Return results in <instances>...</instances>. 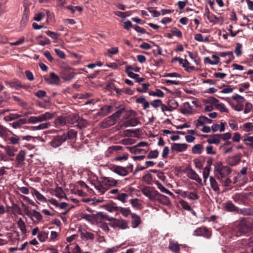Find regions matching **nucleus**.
I'll use <instances>...</instances> for the list:
<instances>
[{
  "mask_svg": "<svg viewBox=\"0 0 253 253\" xmlns=\"http://www.w3.org/2000/svg\"><path fill=\"white\" fill-rule=\"evenodd\" d=\"M118 181L111 177H103L101 181L94 182L93 185L98 194H103L111 187L116 186Z\"/></svg>",
  "mask_w": 253,
  "mask_h": 253,
  "instance_id": "obj_1",
  "label": "nucleus"
},
{
  "mask_svg": "<svg viewBox=\"0 0 253 253\" xmlns=\"http://www.w3.org/2000/svg\"><path fill=\"white\" fill-rule=\"evenodd\" d=\"M214 167V172L218 179L226 177L232 171V169L228 166H223L221 162H216Z\"/></svg>",
  "mask_w": 253,
  "mask_h": 253,
  "instance_id": "obj_2",
  "label": "nucleus"
},
{
  "mask_svg": "<svg viewBox=\"0 0 253 253\" xmlns=\"http://www.w3.org/2000/svg\"><path fill=\"white\" fill-rule=\"evenodd\" d=\"M78 120L77 116L74 114H70L67 116H60L54 120V124L56 127L65 126L67 123L74 124Z\"/></svg>",
  "mask_w": 253,
  "mask_h": 253,
  "instance_id": "obj_3",
  "label": "nucleus"
},
{
  "mask_svg": "<svg viewBox=\"0 0 253 253\" xmlns=\"http://www.w3.org/2000/svg\"><path fill=\"white\" fill-rule=\"evenodd\" d=\"M143 195L148 197L151 201H160L162 197H166L159 193L154 188L145 187L142 190Z\"/></svg>",
  "mask_w": 253,
  "mask_h": 253,
  "instance_id": "obj_4",
  "label": "nucleus"
},
{
  "mask_svg": "<svg viewBox=\"0 0 253 253\" xmlns=\"http://www.w3.org/2000/svg\"><path fill=\"white\" fill-rule=\"evenodd\" d=\"M53 118V114L47 112L38 116H31L28 119V122L31 124H36L39 122H44Z\"/></svg>",
  "mask_w": 253,
  "mask_h": 253,
  "instance_id": "obj_5",
  "label": "nucleus"
},
{
  "mask_svg": "<svg viewBox=\"0 0 253 253\" xmlns=\"http://www.w3.org/2000/svg\"><path fill=\"white\" fill-rule=\"evenodd\" d=\"M194 235L203 236L206 238H210L211 235V231L207 228L202 226L197 228L194 231Z\"/></svg>",
  "mask_w": 253,
  "mask_h": 253,
  "instance_id": "obj_6",
  "label": "nucleus"
},
{
  "mask_svg": "<svg viewBox=\"0 0 253 253\" xmlns=\"http://www.w3.org/2000/svg\"><path fill=\"white\" fill-rule=\"evenodd\" d=\"M108 193L116 195V197H114V198L121 201L123 203H125L126 202V199L128 197V195L127 194L125 193H120L119 189H112L108 192Z\"/></svg>",
  "mask_w": 253,
  "mask_h": 253,
  "instance_id": "obj_7",
  "label": "nucleus"
},
{
  "mask_svg": "<svg viewBox=\"0 0 253 253\" xmlns=\"http://www.w3.org/2000/svg\"><path fill=\"white\" fill-rule=\"evenodd\" d=\"M76 74L70 69H64L60 73V77L64 81L68 82L72 80Z\"/></svg>",
  "mask_w": 253,
  "mask_h": 253,
  "instance_id": "obj_8",
  "label": "nucleus"
},
{
  "mask_svg": "<svg viewBox=\"0 0 253 253\" xmlns=\"http://www.w3.org/2000/svg\"><path fill=\"white\" fill-rule=\"evenodd\" d=\"M241 158L242 154L239 153L234 156L228 157L226 159V162L228 165L231 166H235L240 163Z\"/></svg>",
  "mask_w": 253,
  "mask_h": 253,
  "instance_id": "obj_9",
  "label": "nucleus"
},
{
  "mask_svg": "<svg viewBox=\"0 0 253 253\" xmlns=\"http://www.w3.org/2000/svg\"><path fill=\"white\" fill-rule=\"evenodd\" d=\"M65 141L66 136L65 135H57L53 138L50 144L52 147L56 148L60 146Z\"/></svg>",
  "mask_w": 253,
  "mask_h": 253,
  "instance_id": "obj_10",
  "label": "nucleus"
},
{
  "mask_svg": "<svg viewBox=\"0 0 253 253\" xmlns=\"http://www.w3.org/2000/svg\"><path fill=\"white\" fill-rule=\"evenodd\" d=\"M49 78L44 77V80L49 84L58 85L60 83V79L59 76L54 72H51L49 74Z\"/></svg>",
  "mask_w": 253,
  "mask_h": 253,
  "instance_id": "obj_11",
  "label": "nucleus"
},
{
  "mask_svg": "<svg viewBox=\"0 0 253 253\" xmlns=\"http://www.w3.org/2000/svg\"><path fill=\"white\" fill-rule=\"evenodd\" d=\"M187 176L191 179L195 180L198 182H201V179L195 170L190 167H187L185 169Z\"/></svg>",
  "mask_w": 253,
  "mask_h": 253,
  "instance_id": "obj_12",
  "label": "nucleus"
},
{
  "mask_svg": "<svg viewBox=\"0 0 253 253\" xmlns=\"http://www.w3.org/2000/svg\"><path fill=\"white\" fill-rule=\"evenodd\" d=\"M139 123V121L137 118H131L123 122L121 125V127H130L135 126Z\"/></svg>",
  "mask_w": 253,
  "mask_h": 253,
  "instance_id": "obj_13",
  "label": "nucleus"
},
{
  "mask_svg": "<svg viewBox=\"0 0 253 253\" xmlns=\"http://www.w3.org/2000/svg\"><path fill=\"white\" fill-rule=\"evenodd\" d=\"M108 215L99 212L95 215L94 224L97 225L104 223L105 221H107Z\"/></svg>",
  "mask_w": 253,
  "mask_h": 253,
  "instance_id": "obj_14",
  "label": "nucleus"
},
{
  "mask_svg": "<svg viewBox=\"0 0 253 253\" xmlns=\"http://www.w3.org/2000/svg\"><path fill=\"white\" fill-rule=\"evenodd\" d=\"M26 153L23 150H21L16 157L17 167H21L25 164Z\"/></svg>",
  "mask_w": 253,
  "mask_h": 253,
  "instance_id": "obj_15",
  "label": "nucleus"
},
{
  "mask_svg": "<svg viewBox=\"0 0 253 253\" xmlns=\"http://www.w3.org/2000/svg\"><path fill=\"white\" fill-rule=\"evenodd\" d=\"M225 210L229 212H238L239 208L236 207L231 201H227L223 204Z\"/></svg>",
  "mask_w": 253,
  "mask_h": 253,
  "instance_id": "obj_16",
  "label": "nucleus"
},
{
  "mask_svg": "<svg viewBox=\"0 0 253 253\" xmlns=\"http://www.w3.org/2000/svg\"><path fill=\"white\" fill-rule=\"evenodd\" d=\"M187 145L185 143H173L171 146L172 151L179 152H183L187 149Z\"/></svg>",
  "mask_w": 253,
  "mask_h": 253,
  "instance_id": "obj_17",
  "label": "nucleus"
},
{
  "mask_svg": "<svg viewBox=\"0 0 253 253\" xmlns=\"http://www.w3.org/2000/svg\"><path fill=\"white\" fill-rule=\"evenodd\" d=\"M126 110L124 107L121 108L117 111L115 113L111 115L109 118L112 120V125L115 124L117 120H118L121 115L126 112Z\"/></svg>",
  "mask_w": 253,
  "mask_h": 253,
  "instance_id": "obj_18",
  "label": "nucleus"
},
{
  "mask_svg": "<svg viewBox=\"0 0 253 253\" xmlns=\"http://www.w3.org/2000/svg\"><path fill=\"white\" fill-rule=\"evenodd\" d=\"M113 110V106L111 105H104L98 111L97 114L99 116H104Z\"/></svg>",
  "mask_w": 253,
  "mask_h": 253,
  "instance_id": "obj_19",
  "label": "nucleus"
},
{
  "mask_svg": "<svg viewBox=\"0 0 253 253\" xmlns=\"http://www.w3.org/2000/svg\"><path fill=\"white\" fill-rule=\"evenodd\" d=\"M112 170L122 176H125L128 174V171L126 169L121 166H116L112 169Z\"/></svg>",
  "mask_w": 253,
  "mask_h": 253,
  "instance_id": "obj_20",
  "label": "nucleus"
},
{
  "mask_svg": "<svg viewBox=\"0 0 253 253\" xmlns=\"http://www.w3.org/2000/svg\"><path fill=\"white\" fill-rule=\"evenodd\" d=\"M220 139L219 134H216L209 136V138L207 139V141L210 144L218 145L220 143Z\"/></svg>",
  "mask_w": 253,
  "mask_h": 253,
  "instance_id": "obj_21",
  "label": "nucleus"
},
{
  "mask_svg": "<svg viewBox=\"0 0 253 253\" xmlns=\"http://www.w3.org/2000/svg\"><path fill=\"white\" fill-rule=\"evenodd\" d=\"M131 216L132 218L131 222V227L133 228H135L140 224L141 219L139 216L134 213H131Z\"/></svg>",
  "mask_w": 253,
  "mask_h": 253,
  "instance_id": "obj_22",
  "label": "nucleus"
},
{
  "mask_svg": "<svg viewBox=\"0 0 253 253\" xmlns=\"http://www.w3.org/2000/svg\"><path fill=\"white\" fill-rule=\"evenodd\" d=\"M138 146L134 145L133 147H129V150L131 153L133 154H146L149 150V148L139 149Z\"/></svg>",
  "mask_w": 253,
  "mask_h": 253,
  "instance_id": "obj_23",
  "label": "nucleus"
},
{
  "mask_svg": "<svg viewBox=\"0 0 253 253\" xmlns=\"http://www.w3.org/2000/svg\"><path fill=\"white\" fill-rule=\"evenodd\" d=\"M9 98L8 94L5 92H2L0 95V107L5 106Z\"/></svg>",
  "mask_w": 253,
  "mask_h": 253,
  "instance_id": "obj_24",
  "label": "nucleus"
},
{
  "mask_svg": "<svg viewBox=\"0 0 253 253\" xmlns=\"http://www.w3.org/2000/svg\"><path fill=\"white\" fill-rule=\"evenodd\" d=\"M0 147L3 148L6 153L9 157H13L15 155V152L17 151L14 147L11 146H2L0 145Z\"/></svg>",
  "mask_w": 253,
  "mask_h": 253,
  "instance_id": "obj_25",
  "label": "nucleus"
},
{
  "mask_svg": "<svg viewBox=\"0 0 253 253\" xmlns=\"http://www.w3.org/2000/svg\"><path fill=\"white\" fill-rule=\"evenodd\" d=\"M51 126L49 122L42 123L38 126H31V129L32 130H38L44 129L49 128Z\"/></svg>",
  "mask_w": 253,
  "mask_h": 253,
  "instance_id": "obj_26",
  "label": "nucleus"
},
{
  "mask_svg": "<svg viewBox=\"0 0 253 253\" xmlns=\"http://www.w3.org/2000/svg\"><path fill=\"white\" fill-rule=\"evenodd\" d=\"M26 123V119L23 118L20 119L17 121L14 122L10 124V125L12 126L13 128L17 129L20 128L23 125L25 124Z\"/></svg>",
  "mask_w": 253,
  "mask_h": 253,
  "instance_id": "obj_27",
  "label": "nucleus"
},
{
  "mask_svg": "<svg viewBox=\"0 0 253 253\" xmlns=\"http://www.w3.org/2000/svg\"><path fill=\"white\" fill-rule=\"evenodd\" d=\"M210 182L211 187L212 189V190L215 192L219 193L220 189L218 183L217 182L215 178L212 176H211L210 178Z\"/></svg>",
  "mask_w": 253,
  "mask_h": 253,
  "instance_id": "obj_28",
  "label": "nucleus"
},
{
  "mask_svg": "<svg viewBox=\"0 0 253 253\" xmlns=\"http://www.w3.org/2000/svg\"><path fill=\"white\" fill-rule=\"evenodd\" d=\"M155 183L157 186L158 188L162 192L164 193L167 194L170 196H174L173 194L169 191L168 189L166 188L159 181H156Z\"/></svg>",
  "mask_w": 253,
  "mask_h": 253,
  "instance_id": "obj_29",
  "label": "nucleus"
},
{
  "mask_svg": "<svg viewBox=\"0 0 253 253\" xmlns=\"http://www.w3.org/2000/svg\"><path fill=\"white\" fill-rule=\"evenodd\" d=\"M95 214H88L86 213H82L81 217L82 219L88 221L92 224H94Z\"/></svg>",
  "mask_w": 253,
  "mask_h": 253,
  "instance_id": "obj_30",
  "label": "nucleus"
},
{
  "mask_svg": "<svg viewBox=\"0 0 253 253\" xmlns=\"http://www.w3.org/2000/svg\"><path fill=\"white\" fill-rule=\"evenodd\" d=\"M169 249L174 253H177L180 251L179 245L177 242H169Z\"/></svg>",
  "mask_w": 253,
  "mask_h": 253,
  "instance_id": "obj_31",
  "label": "nucleus"
},
{
  "mask_svg": "<svg viewBox=\"0 0 253 253\" xmlns=\"http://www.w3.org/2000/svg\"><path fill=\"white\" fill-rule=\"evenodd\" d=\"M192 107L188 102L183 103V108L181 110V113L184 114H191L192 112Z\"/></svg>",
  "mask_w": 253,
  "mask_h": 253,
  "instance_id": "obj_32",
  "label": "nucleus"
},
{
  "mask_svg": "<svg viewBox=\"0 0 253 253\" xmlns=\"http://www.w3.org/2000/svg\"><path fill=\"white\" fill-rule=\"evenodd\" d=\"M77 131L73 129H70L68 131L67 133H64L63 134L66 136V140L67 139H73L75 138L77 136Z\"/></svg>",
  "mask_w": 253,
  "mask_h": 253,
  "instance_id": "obj_33",
  "label": "nucleus"
},
{
  "mask_svg": "<svg viewBox=\"0 0 253 253\" xmlns=\"http://www.w3.org/2000/svg\"><path fill=\"white\" fill-rule=\"evenodd\" d=\"M116 227L124 230L128 227V222L126 220L123 219H118Z\"/></svg>",
  "mask_w": 253,
  "mask_h": 253,
  "instance_id": "obj_34",
  "label": "nucleus"
},
{
  "mask_svg": "<svg viewBox=\"0 0 253 253\" xmlns=\"http://www.w3.org/2000/svg\"><path fill=\"white\" fill-rule=\"evenodd\" d=\"M204 150V147L201 144L195 145L192 148V152L193 154H201Z\"/></svg>",
  "mask_w": 253,
  "mask_h": 253,
  "instance_id": "obj_35",
  "label": "nucleus"
},
{
  "mask_svg": "<svg viewBox=\"0 0 253 253\" xmlns=\"http://www.w3.org/2000/svg\"><path fill=\"white\" fill-rule=\"evenodd\" d=\"M238 213H240L244 215H253V209L244 208L242 209H239Z\"/></svg>",
  "mask_w": 253,
  "mask_h": 253,
  "instance_id": "obj_36",
  "label": "nucleus"
},
{
  "mask_svg": "<svg viewBox=\"0 0 253 253\" xmlns=\"http://www.w3.org/2000/svg\"><path fill=\"white\" fill-rule=\"evenodd\" d=\"M106 210L111 212H117L119 210V207L114 203L110 204L106 206Z\"/></svg>",
  "mask_w": 253,
  "mask_h": 253,
  "instance_id": "obj_37",
  "label": "nucleus"
},
{
  "mask_svg": "<svg viewBox=\"0 0 253 253\" xmlns=\"http://www.w3.org/2000/svg\"><path fill=\"white\" fill-rule=\"evenodd\" d=\"M17 225L23 234H25L27 233V229L25 223L22 220L21 218H20L18 220Z\"/></svg>",
  "mask_w": 253,
  "mask_h": 253,
  "instance_id": "obj_38",
  "label": "nucleus"
},
{
  "mask_svg": "<svg viewBox=\"0 0 253 253\" xmlns=\"http://www.w3.org/2000/svg\"><path fill=\"white\" fill-rule=\"evenodd\" d=\"M55 196L59 199L67 198L65 194L61 187H57L55 190Z\"/></svg>",
  "mask_w": 253,
  "mask_h": 253,
  "instance_id": "obj_39",
  "label": "nucleus"
},
{
  "mask_svg": "<svg viewBox=\"0 0 253 253\" xmlns=\"http://www.w3.org/2000/svg\"><path fill=\"white\" fill-rule=\"evenodd\" d=\"M48 233L45 231L40 232L38 235V238L41 242H44L48 238Z\"/></svg>",
  "mask_w": 253,
  "mask_h": 253,
  "instance_id": "obj_40",
  "label": "nucleus"
},
{
  "mask_svg": "<svg viewBox=\"0 0 253 253\" xmlns=\"http://www.w3.org/2000/svg\"><path fill=\"white\" fill-rule=\"evenodd\" d=\"M8 140L10 144L13 145L19 144L20 143V138L15 134H13L12 136L9 137Z\"/></svg>",
  "mask_w": 253,
  "mask_h": 253,
  "instance_id": "obj_41",
  "label": "nucleus"
},
{
  "mask_svg": "<svg viewBox=\"0 0 253 253\" xmlns=\"http://www.w3.org/2000/svg\"><path fill=\"white\" fill-rule=\"evenodd\" d=\"M232 198L235 203L240 204L244 198V195L242 193H236L232 196Z\"/></svg>",
  "mask_w": 253,
  "mask_h": 253,
  "instance_id": "obj_42",
  "label": "nucleus"
},
{
  "mask_svg": "<svg viewBox=\"0 0 253 253\" xmlns=\"http://www.w3.org/2000/svg\"><path fill=\"white\" fill-rule=\"evenodd\" d=\"M20 117V115L17 114H10L4 117V120L6 122L11 121L18 119Z\"/></svg>",
  "mask_w": 253,
  "mask_h": 253,
  "instance_id": "obj_43",
  "label": "nucleus"
},
{
  "mask_svg": "<svg viewBox=\"0 0 253 253\" xmlns=\"http://www.w3.org/2000/svg\"><path fill=\"white\" fill-rule=\"evenodd\" d=\"M81 237L83 239H84L85 240H92L94 238V235L90 232H85L82 233Z\"/></svg>",
  "mask_w": 253,
  "mask_h": 253,
  "instance_id": "obj_44",
  "label": "nucleus"
},
{
  "mask_svg": "<svg viewBox=\"0 0 253 253\" xmlns=\"http://www.w3.org/2000/svg\"><path fill=\"white\" fill-rule=\"evenodd\" d=\"M243 141L247 146L253 148V136H247L243 139Z\"/></svg>",
  "mask_w": 253,
  "mask_h": 253,
  "instance_id": "obj_45",
  "label": "nucleus"
},
{
  "mask_svg": "<svg viewBox=\"0 0 253 253\" xmlns=\"http://www.w3.org/2000/svg\"><path fill=\"white\" fill-rule=\"evenodd\" d=\"M130 203L133 208L136 209H139L141 205L139 200L137 198L131 199Z\"/></svg>",
  "mask_w": 253,
  "mask_h": 253,
  "instance_id": "obj_46",
  "label": "nucleus"
},
{
  "mask_svg": "<svg viewBox=\"0 0 253 253\" xmlns=\"http://www.w3.org/2000/svg\"><path fill=\"white\" fill-rule=\"evenodd\" d=\"M130 69H132V67L131 66H127L126 68V72L127 74V75L131 78L134 79L135 78L137 77V76H139L138 74L134 73L131 71H130Z\"/></svg>",
  "mask_w": 253,
  "mask_h": 253,
  "instance_id": "obj_47",
  "label": "nucleus"
},
{
  "mask_svg": "<svg viewBox=\"0 0 253 253\" xmlns=\"http://www.w3.org/2000/svg\"><path fill=\"white\" fill-rule=\"evenodd\" d=\"M159 152L157 150H151L149 152L147 158L149 159L157 158L159 156Z\"/></svg>",
  "mask_w": 253,
  "mask_h": 253,
  "instance_id": "obj_48",
  "label": "nucleus"
},
{
  "mask_svg": "<svg viewBox=\"0 0 253 253\" xmlns=\"http://www.w3.org/2000/svg\"><path fill=\"white\" fill-rule=\"evenodd\" d=\"M149 94L151 96H156L160 97H163L164 96V93L159 89H156L155 91L149 92Z\"/></svg>",
  "mask_w": 253,
  "mask_h": 253,
  "instance_id": "obj_49",
  "label": "nucleus"
},
{
  "mask_svg": "<svg viewBox=\"0 0 253 253\" xmlns=\"http://www.w3.org/2000/svg\"><path fill=\"white\" fill-rule=\"evenodd\" d=\"M244 130L246 132H250L253 130V124L252 123H246L244 124Z\"/></svg>",
  "mask_w": 253,
  "mask_h": 253,
  "instance_id": "obj_50",
  "label": "nucleus"
},
{
  "mask_svg": "<svg viewBox=\"0 0 253 253\" xmlns=\"http://www.w3.org/2000/svg\"><path fill=\"white\" fill-rule=\"evenodd\" d=\"M32 216L35 218L37 221H41L42 219V214L36 210L32 211Z\"/></svg>",
  "mask_w": 253,
  "mask_h": 253,
  "instance_id": "obj_51",
  "label": "nucleus"
},
{
  "mask_svg": "<svg viewBox=\"0 0 253 253\" xmlns=\"http://www.w3.org/2000/svg\"><path fill=\"white\" fill-rule=\"evenodd\" d=\"M242 45L240 43H236V48L235 49V53L237 56H240L242 54Z\"/></svg>",
  "mask_w": 253,
  "mask_h": 253,
  "instance_id": "obj_52",
  "label": "nucleus"
},
{
  "mask_svg": "<svg viewBox=\"0 0 253 253\" xmlns=\"http://www.w3.org/2000/svg\"><path fill=\"white\" fill-rule=\"evenodd\" d=\"M9 132V130L5 127L0 125V136L2 137L6 136Z\"/></svg>",
  "mask_w": 253,
  "mask_h": 253,
  "instance_id": "obj_53",
  "label": "nucleus"
},
{
  "mask_svg": "<svg viewBox=\"0 0 253 253\" xmlns=\"http://www.w3.org/2000/svg\"><path fill=\"white\" fill-rule=\"evenodd\" d=\"M216 109L219 110L221 112H228V110L226 108L223 103H218L215 107Z\"/></svg>",
  "mask_w": 253,
  "mask_h": 253,
  "instance_id": "obj_54",
  "label": "nucleus"
},
{
  "mask_svg": "<svg viewBox=\"0 0 253 253\" xmlns=\"http://www.w3.org/2000/svg\"><path fill=\"white\" fill-rule=\"evenodd\" d=\"M118 219L110 217L108 216L107 221H109V224L112 227L116 228Z\"/></svg>",
  "mask_w": 253,
  "mask_h": 253,
  "instance_id": "obj_55",
  "label": "nucleus"
},
{
  "mask_svg": "<svg viewBox=\"0 0 253 253\" xmlns=\"http://www.w3.org/2000/svg\"><path fill=\"white\" fill-rule=\"evenodd\" d=\"M168 105L171 109L172 111L173 110L175 109L178 106V104L177 101L174 100H170L169 101Z\"/></svg>",
  "mask_w": 253,
  "mask_h": 253,
  "instance_id": "obj_56",
  "label": "nucleus"
},
{
  "mask_svg": "<svg viewBox=\"0 0 253 253\" xmlns=\"http://www.w3.org/2000/svg\"><path fill=\"white\" fill-rule=\"evenodd\" d=\"M210 170H211V168H209V166H206L205 167L204 170L203 171V178L204 179V181H206V180L209 177L210 172Z\"/></svg>",
  "mask_w": 253,
  "mask_h": 253,
  "instance_id": "obj_57",
  "label": "nucleus"
},
{
  "mask_svg": "<svg viewBox=\"0 0 253 253\" xmlns=\"http://www.w3.org/2000/svg\"><path fill=\"white\" fill-rule=\"evenodd\" d=\"M179 203L183 209L185 210L190 211L192 210L190 206L189 205L188 203L183 200L180 201Z\"/></svg>",
  "mask_w": 253,
  "mask_h": 253,
  "instance_id": "obj_58",
  "label": "nucleus"
},
{
  "mask_svg": "<svg viewBox=\"0 0 253 253\" xmlns=\"http://www.w3.org/2000/svg\"><path fill=\"white\" fill-rule=\"evenodd\" d=\"M34 194L38 200L46 202V199L41 193H40L38 191L35 190Z\"/></svg>",
  "mask_w": 253,
  "mask_h": 253,
  "instance_id": "obj_59",
  "label": "nucleus"
},
{
  "mask_svg": "<svg viewBox=\"0 0 253 253\" xmlns=\"http://www.w3.org/2000/svg\"><path fill=\"white\" fill-rule=\"evenodd\" d=\"M206 123L204 119V116H201L197 120V122L196 123V126L197 127H199L200 126H203Z\"/></svg>",
  "mask_w": 253,
  "mask_h": 253,
  "instance_id": "obj_60",
  "label": "nucleus"
},
{
  "mask_svg": "<svg viewBox=\"0 0 253 253\" xmlns=\"http://www.w3.org/2000/svg\"><path fill=\"white\" fill-rule=\"evenodd\" d=\"M119 211L126 217L130 213V210L128 208L119 207Z\"/></svg>",
  "mask_w": 253,
  "mask_h": 253,
  "instance_id": "obj_61",
  "label": "nucleus"
},
{
  "mask_svg": "<svg viewBox=\"0 0 253 253\" xmlns=\"http://www.w3.org/2000/svg\"><path fill=\"white\" fill-rule=\"evenodd\" d=\"M171 32L173 35L176 36L178 38L182 37V33L177 28L174 27L172 28L171 30Z\"/></svg>",
  "mask_w": 253,
  "mask_h": 253,
  "instance_id": "obj_62",
  "label": "nucleus"
},
{
  "mask_svg": "<svg viewBox=\"0 0 253 253\" xmlns=\"http://www.w3.org/2000/svg\"><path fill=\"white\" fill-rule=\"evenodd\" d=\"M135 140L133 138H126L122 140V143L124 145H131L135 143Z\"/></svg>",
  "mask_w": 253,
  "mask_h": 253,
  "instance_id": "obj_63",
  "label": "nucleus"
},
{
  "mask_svg": "<svg viewBox=\"0 0 253 253\" xmlns=\"http://www.w3.org/2000/svg\"><path fill=\"white\" fill-rule=\"evenodd\" d=\"M162 103H162L161 100H160V99H155V100H153L152 102H151L150 104L154 108H157V107H158L159 106H161Z\"/></svg>",
  "mask_w": 253,
  "mask_h": 253,
  "instance_id": "obj_64",
  "label": "nucleus"
}]
</instances>
